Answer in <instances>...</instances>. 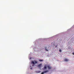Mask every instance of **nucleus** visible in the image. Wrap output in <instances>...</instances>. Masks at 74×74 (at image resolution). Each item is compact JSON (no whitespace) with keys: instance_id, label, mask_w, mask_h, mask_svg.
Here are the masks:
<instances>
[{"instance_id":"obj_6","label":"nucleus","mask_w":74,"mask_h":74,"mask_svg":"<svg viewBox=\"0 0 74 74\" xmlns=\"http://www.w3.org/2000/svg\"><path fill=\"white\" fill-rule=\"evenodd\" d=\"M32 63L33 64H35V63H34V61H32Z\"/></svg>"},{"instance_id":"obj_7","label":"nucleus","mask_w":74,"mask_h":74,"mask_svg":"<svg viewBox=\"0 0 74 74\" xmlns=\"http://www.w3.org/2000/svg\"><path fill=\"white\" fill-rule=\"evenodd\" d=\"M47 66V65H45V66L44 67V69H47V66Z\"/></svg>"},{"instance_id":"obj_12","label":"nucleus","mask_w":74,"mask_h":74,"mask_svg":"<svg viewBox=\"0 0 74 74\" xmlns=\"http://www.w3.org/2000/svg\"><path fill=\"white\" fill-rule=\"evenodd\" d=\"M32 68H30L31 70H32Z\"/></svg>"},{"instance_id":"obj_5","label":"nucleus","mask_w":74,"mask_h":74,"mask_svg":"<svg viewBox=\"0 0 74 74\" xmlns=\"http://www.w3.org/2000/svg\"><path fill=\"white\" fill-rule=\"evenodd\" d=\"M45 51H49L47 49V47H45Z\"/></svg>"},{"instance_id":"obj_8","label":"nucleus","mask_w":74,"mask_h":74,"mask_svg":"<svg viewBox=\"0 0 74 74\" xmlns=\"http://www.w3.org/2000/svg\"><path fill=\"white\" fill-rule=\"evenodd\" d=\"M34 62H35V64H37V61H34Z\"/></svg>"},{"instance_id":"obj_13","label":"nucleus","mask_w":74,"mask_h":74,"mask_svg":"<svg viewBox=\"0 0 74 74\" xmlns=\"http://www.w3.org/2000/svg\"><path fill=\"white\" fill-rule=\"evenodd\" d=\"M72 54H73V55H74V53H72Z\"/></svg>"},{"instance_id":"obj_2","label":"nucleus","mask_w":74,"mask_h":74,"mask_svg":"<svg viewBox=\"0 0 74 74\" xmlns=\"http://www.w3.org/2000/svg\"><path fill=\"white\" fill-rule=\"evenodd\" d=\"M49 72V70H47L46 71H44L43 72H42L41 73V74H44V73H47V72Z\"/></svg>"},{"instance_id":"obj_3","label":"nucleus","mask_w":74,"mask_h":74,"mask_svg":"<svg viewBox=\"0 0 74 74\" xmlns=\"http://www.w3.org/2000/svg\"><path fill=\"white\" fill-rule=\"evenodd\" d=\"M42 66V64H40L37 66V67H39V68H41V67Z\"/></svg>"},{"instance_id":"obj_11","label":"nucleus","mask_w":74,"mask_h":74,"mask_svg":"<svg viewBox=\"0 0 74 74\" xmlns=\"http://www.w3.org/2000/svg\"><path fill=\"white\" fill-rule=\"evenodd\" d=\"M59 51L60 52H62V50H61V49H59Z\"/></svg>"},{"instance_id":"obj_4","label":"nucleus","mask_w":74,"mask_h":74,"mask_svg":"<svg viewBox=\"0 0 74 74\" xmlns=\"http://www.w3.org/2000/svg\"><path fill=\"white\" fill-rule=\"evenodd\" d=\"M69 60L66 58H65L64 60V61L66 62H69Z\"/></svg>"},{"instance_id":"obj_10","label":"nucleus","mask_w":74,"mask_h":74,"mask_svg":"<svg viewBox=\"0 0 74 74\" xmlns=\"http://www.w3.org/2000/svg\"><path fill=\"white\" fill-rule=\"evenodd\" d=\"M39 61L40 62H42V61H43V60H39Z\"/></svg>"},{"instance_id":"obj_1","label":"nucleus","mask_w":74,"mask_h":74,"mask_svg":"<svg viewBox=\"0 0 74 74\" xmlns=\"http://www.w3.org/2000/svg\"><path fill=\"white\" fill-rule=\"evenodd\" d=\"M47 67L48 68V69L49 70L50 69H52V66H49V65H48L47 66Z\"/></svg>"},{"instance_id":"obj_14","label":"nucleus","mask_w":74,"mask_h":74,"mask_svg":"<svg viewBox=\"0 0 74 74\" xmlns=\"http://www.w3.org/2000/svg\"><path fill=\"white\" fill-rule=\"evenodd\" d=\"M32 66H34V65H32Z\"/></svg>"},{"instance_id":"obj_9","label":"nucleus","mask_w":74,"mask_h":74,"mask_svg":"<svg viewBox=\"0 0 74 74\" xmlns=\"http://www.w3.org/2000/svg\"><path fill=\"white\" fill-rule=\"evenodd\" d=\"M40 72H41V71H36V73H40Z\"/></svg>"}]
</instances>
